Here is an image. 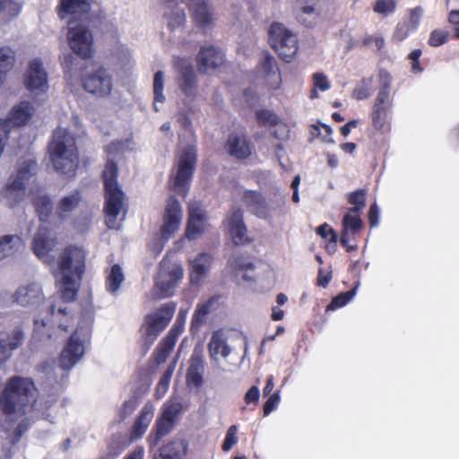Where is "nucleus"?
<instances>
[{"label": "nucleus", "mask_w": 459, "mask_h": 459, "mask_svg": "<svg viewBox=\"0 0 459 459\" xmlns=\"http://www.w3.org/2000/svg\"><path fill=\"white\" fill-rule=\"evenodd\" d=\"M86 252L76 246H69L59 255L52 274L64 300L74 301L85 272Z\"/></svg>", "instance_id": "obj_1"}, {"label": "nucleus", "mask_w": 459, "mask_h": 459, "mask_svg": "<svg viewBox=\"0 0 459 459\" xmlns=\"http://www.w3.org/2000/svg\"><path fill=\"white\" fill-rule=\"evenodd\" d=\"M36 400L37 388L32 379L13 376L0 394V410L13 421L30 411Z\"/></svg>", "instance_id": "obj_2"}, {"label": "nucleus", "mask_w": 459, "mask_h": 459, "mask_svg": "<svg viewBox=\"0 0 459 459\" xmlns=\"http://www.w3.org/2000/svg\"><path fill=\"white\" fill-rule=\"evenodd\" d=\"M117 167L108 159L103 178L105 185V222L110 230H119L127 212L125 195L117 181Z\"/></svg>", "instance_id": "obj_3"}, {"label": "nucleus", "mask_w": 459, "mask_h": 459, "mask_svg": "<svg viewBox=\"0 0 459 459\" xmlns=\"http://www.w3.org/2000/svg\"><path fill=\"white\" fill-rule=\"evenodd\" d=\"M56 170L73 176L79 165V153L74 135L65 128H56L48 146Z\"/></svg>", "instance_id": "obj_4"}, {"label": "nucleus", "mask_w": 459, "mask_h": 459, "mask_svg": "<svg viewBox=\"0 0 459 459\" xmlns=\"http://www.w3.org/2000/svg\"><path fill=\"white\" fill-rule=\"evenodd\" d=\"M37 169V163L33 160H27L19 163L16 173L11 175L4 190V197L11 207L21 204L27 196V186Z\"/></svg>", "instance_id": "obj_5"}, {"label": "nucleus", "mask_w": 459, "mask_h": 459, "mask_svg": "<svg viewBox=\"0 0 459 459\" xmlns=\"http://www.w3.org/2000/svg\"><path fill=\"white\" fill-rule=\"evenodd\" d=\"M67 40L72 50L82 58H89L93 52L94 38L84 20L69 19Z\"/></svg>", "instance_id": "obj_6"}, {"label": "nucleus", "mask_w": 459, "mask_h": 459, "mask_svg": "<svg viewBox=\"0 0 459 459\" xmlns=\"http://www.w3.org/2000/svg\"><path fill=\"white\" fill-rule=\"evenodd\" d=\"M182 277L183 269L181 265L163 260L160 264L155 284L152 290V296L156 299L171 296Z\"/></svg>", "instance_id": "obj_7"}, {"label": "nucleus", "mask_w": 459, "mask_h": 459, "mask_svg": "<svg viewBox=\"0 0 459 459\" xmlns=\"http://www.w3.org/2000/svg\"><path fill=\"white\" fill-rule=\"evenodd\" d=\"M271 46L286 62H290L298 51L297 36L282 24L274 22L269 30Z\"/></svg>", "instance_id": "obj_8"}, {"label": "nucleus", "mask_w": 459, "mask_h": 459, "mask_svg": "<svg viewBox=\"0 0 459 459\" xmlns=\"http://www.w3.org/2000/svg\"><path fill=\"white\" fill-rule=\"evenodd\" d=\"M176 306L174 303H168L155 312L145 317V337L144 352H146L154 342L158 335L165 329L173 317Z\"/></svg>", "instance_id": "obj_9"}, {"label": "nucleus", "mask_w": 459, "mask_h": 459, "mask_svg": "<svg viewBox=\"0 0 459 459\" xmlns=\"http://www.w3.org/2000/svg\"><path fill=\"white\" fill-rule=\"evenodd\" d=\"M82 85L88 93L103 98L111 93L113 79L106 69L100 67L85 74L82 79Z\"/></svg>", "instance_id": "obj_10"}, {"label": "nucleus", "mask_w": 459, "mask_h": 459, "mask_svg": "<svg viewBox=\"0 0 459 459\" xmlns=\"http://www.w3.org/2000/svg\"><path fill=\"white\" fill-rule=\"evenodd\" d=\"M24 85L33 95L46 93L48 90V74L40 58L29 62L24 74Z\"/></svg>", "instance_id": "obj_11"}, {"label": "nucleus", "mask_w": 459, "mask_h": 459, "mask_svg": "<svg viewBox=\"0 0 459 459\" xmlns=\"http://www.w3.org/2000/svg\"><path fill=\"white\" fill-rule=\"evenodd\" d=\"M195 149L187 145L179 158L178 168L175 178L174 189L178 193L185 194V186L189 181L195 164Z\"/></svg>", "instance_id": "obj_12"}, {"label": "nucleus", "mask_w": 459, "mask_h": 459, "mask_svg": "<svg viewBox=\"0 0 459 459\" xmlns=\"http://www.w3.org/2000/svg\"><path fill=\"white\" fill-rule=\"evenodd\" d=\"M182 219V210L178 201L171 196L169 198L160 228L161 238L168 240L178 230Z\"/></svg>", "instance_id": "obj_13"}, {"label": "nucleus", "mask_w": 459, "mask_h": 459, "mask_svg": "<svg viewBox=\"0 0 459 459\" xmlns=\"http://www.w3.org/2000/svg\"><path fill=\"white\" fill-rule=\"evenodd\" d=\"M208 228L205 211L199 203L194 202L189 204L187 227L186 237L194 240L198 238Z\"/></svg>", "instance_id": "obj_14"}, {"label": "nucleus", "mask_w": 459, "mask_h": 459, "mask_svg": "<svg viewBox=\"0 0 459 459\" xmlns=\"http://www.w3.org/2000/svg\"><path fill=\"white\" fill-rule=\"evenodd\" d=\"M95 0H60L56 6V13L61 20L70 19L83 20L89 13Z\"/></svg>", "instance_id": "obj_15"}, {"label": "nucleus", "mask_w": 459, "mask_h": 459, "mask_svg": "<svg viewBox=\"0 0 459 459\" xmlns=\"http://www.w3.org/2000/svg\"><path fill=\"white\" fill-rule=\"evenodd\" d=\"M294 12L297 21L307 28L317 24L321 13L318 0H296Z\"/></svg>", "instance_id": "obj_16"}, {"label": "nucleus", "mask_w": 459, "mask_h": 459, "mask_svg": "<svg viewBox=\"0 0 459 459\" xmlns=\"http://www.w3.org/2000/svg\"><path fill=\"white\" fill-rule=\"evenodd\" d=\"M14 302L22 307H36L45 299L42 288L36 282L20 286L13 294Z\"/></svg>", "instance_id": "obj_17"}, {"label": "nucleus", "mask_w": 459, "mask_h": 459, "mask_svg": "<svg viewBox=\"0 0 459 459\" xmlns=\"http://www.w3.org/2000/svg\"><path fill=\"white\" fill-rule=\"evenodd\" d=\"M84 353L83 342L79 339L78 332L70 337L66 346L62 351L59 363L65 370L71 369L82 357Z\"/></svg>", "instance_id": "obj_18"}, {"label": "nucleus", "mask_w": 459, "mask_h": 459, "mask_svg": "<svg viewBox=\"0 0 459 459\" xmlns=\"http://www.w3.org/2000/svg\"><path fill=\"white\" fill-rule=\"evenodd\" d=\"M209 356L213 365L220 368L219 358L227 359L232 352V348L228 342L226 334L222 331H216L212 333L208 343Z\"/></svg>", "instance_id": "obj_19"}, {"label": "nucleus", "mask_w": 459, "mask_h": 459, "mask_svg": "<svg viewBox=\"0 0 459 459\" xmlns=\"http://www.w3.org/2000/svg\"><path fill=\"white\" fill-rule=\"evenodd\" d=\"M188 452V440L185 437H174L159 448L153 459H185Z\"/></svg>", "instance_id": "obj_20"}, {"label": "nucleus", "mask_w": 459, "mask_h": 459, "mask_svg": "<svg viewBox=\"0 0 459 459\" xmlns=\"http://www.w3.org/2000/svg\"><path fill=\"white\" fill-rule=\"evenodd\" d=\"M196 59L199 70L208 74L224 63V55L213 47H204L200 49Z\"/></svg>", "instance_id": "obj_21"}, {"label": "nucleus", "mask_w": 459, "mask_h": 459, "mask_svg": "<svg viewBox=\"0 0 459 459\" xmlns=\"http://www.w3.org/2000/svg\"><path fill=\"white\" fill-rule=\"evenodd\" d=\"M243 202L250 212L256 217L260 219L271 217L273 209L259 192L246 190L243 195Z\"/></svg>", "instance_id": "obj_22"}, {"label": "nucleus", "mask_w": 459, "mask_h": 459, "mask_svg": "<svg viewBox=\"0 0 459 459\" xmlns=\"http://www.w3.org/2000/svg\"><path fill=\"white\" fill-rule=\"evenodd\" d=\"M229 232L236 245H242L248 241L247 228L243 221V212L240 209L233 210L228 220Z\"/></svg>", "instance_id": "obj_23"}, {"label": "nucleus", "mask_w": 459, "mask_h": 459, "mask_svg": "<svg viewBox=\"0 0 459 459\" xmlns=\"http://www.w3.org/2000/svg\"><path fill=\"white\" fill-rule=\"evenodd\" d=\"M178 84L186 98L193 100L197 96V81L192 66L186 65L181 68Z\"/></svg>", "instance_id": "obj_24"}, {"label": "nucleus", "mask_w": 459, "mask_h": 459, "mask_svg": "<svg viewBox=\"0 0 459 459\" xmlns=\"http://www.w3.org/2000/svg\"><path fill=\"white\" fill-rule=\"evenodd\" d=\"M154 414V405L152 403H146L142 408L139 416L136 418L131 431V439L137 440L141 438L149 427Z\"/></svg>", "instance_id": "obj_25"}, {"label": "nucleus", "mask_w": 459, "mask_h": 459, "mask_svg": "<svg viewBox=\"0 0 459 459\" xmlns=\"http://www.w3.org/2000/svg\"><path fill=\"white\" fill-rule=\"evenodd\" d=\"M194 19L200 27H207L213 23L214 13L212 6L206 1H197L190 4Z\"/></svg>", "instance_id": "obj_26"}, {"label": "nucleus", "mask_w": 459, "mask_h": 459, "mask_svg": "<svg viewBox=\"0 0 459 459\" xmlns=\"http://www.w3.org/2000/svg\"><path fill=\"white\" fill-rule=\"evenodd\" d=\"M227 150L231 156L237 159H246L251 154V146L244 135H230Z\"/></svg>", "instance_id": "obj_27"}, {"label": "nucleus", "mask_w": 459, "mask_h": 459, "mask_svg": "<svg viewBox=\"0 0 459 459\" xmlns=\"http://www.w3.org/2000/svg\"><path fill=\"white\" fill-rule=\"evenodd\" d=\"M212 258L206 253L199 254L193 261H191V281L199 283V281L207 275Z\"/></svg>", "instance_id": "obj_28"}, {"label": "nucleus", "mask_w": 459, "mask_h": 459, "mask_svg": "<svg viewBox=\"0 0 459 459\" xmlns=\"http://www.w3.org/2000/svg\"><path fill=\"white\" fill-rule=\"evenodd\" d=\"M262 69L267 74V82L271 88L278 89L281 82L280 71L275 58L269 55L264 54L262 61Z\"/></svg>", "instance_id": "obj_29"}, {"label": "nucleus", "mask_w": 459, "mask_h": 459, "mask_svg": "<svg viewBox=\"0 0 459 459\" xmlns=\"http://www.w3.org/2000/svg\"><path fill=\"white\" fill-rule=\"evenodd\" d=\"M81 200V194L76 190L63 196L56 206V215L60 218H65L78 207Z\"/></svg>", "instance_id": "obj_30"}, {"label": "nucleus", "mask_w": 459, "mask_h": 459, "mask_svg": "<svg viewBox=\"0 0 459 459\" xmlns=\"http://www.w3.org/2000/svg\"><path fill=\"white\" fill-rule=\"evenodd\" d=\"M49 231L46 227H39L33 239V250L37 256L43 258L52 249Z\"/></svg>", "instance_id": "obj_31"}, {"label": "nucleus", "mask_w": 459, "mask_h": 459, "mask_svg": "<svg viewBox=\"0 0 459 459\" xmlns=\"http://www.w3.org/2000/svg\"><path fill=\"white\" fill-rule=\"evenodd\" d=\"M22 246V239L18 235L0 237V261L13 255Z\"/></svg>", "instance_id": "obj_32"}, {"label": "nucleus", "mask_w": 459, "mask_h": 459, "mask_svg": "<svg viewBox=\"0 0 459 459\" xmlns=\"http://www.w3.org/2000/svg\"><path fill=\"white\" fill-rule=\"evenodd\" d=\"M164 73L162 71H158L154 74L153 78V95H154V102H153V108L155 111H159L160 108L158 104H163L165 102V96L163 94L164 90Z\"/></svg>", "instance_id": "obj_33"}, {"label": "nucleus", "mask_w": 459, "mask_h": 459, "mask_svg": "<svg viewBox=\"0 0 459 459\" xmlns=\"http://www.w3.org/2000/svg\"><path fill=\"white\" fill-rule=\"evenodd\" d=\"M125 276L121 267L118 264H114L107 278V289L111 293H116L120 288Z\"/></svg>", "instance_id": "obj_34"}, {"label": "nucleus", "mask_w": 459, "mask_h": 459, "mask_svg": "<svg viewBox=\"0 0 459 459\" xmlns=\"http://www.w3.org/2000/svg\"><path fill=\"white\" fill-rule=\"evenodd\" d=\"M32 202L40 221L47 220L53 210L50 199L47 195H38L32 199Z\"/></svg>", "instance_id": "obj_35"}, {"label": "nucleus", "mask_w": 459, "mask_h": 459, "mask_svg": "<svg viewBox=\"0 0 459 459\" xmlns=\"http://www.w3.org/2000/svg\"><path fill=\"white\" fill-rule=\"evenodd\" d=\"M181 411L182 403L177 398H171L163 404L161 416L176 422Z\"/></svg>", "instance_id": "obj_36"}, {"label": "nucleus", "mask_w": 459, "mask_h": 459, "mask_svg": "<svg viewBox=\"0 0 459 459\" xmlns=\"http://www.w3.org/2000/svg\"><path fill=\"white\" fill-rule=\"evenodd\" d=\"M15 63L14 51L7 47L0 48V72L7 74L13 67Z\"/></svg>", "instance_id": "obj_37"}, {"label": "nucleus", "mask_w": 459, "mask_h": 459, "mask_svg": "<svg viewBox=\"0 0 459 459\" xmlns=\"http://www.w3.org/2000/svg\"><path fill=\"white\" fill-rule=\"evenodd\" d=\"M214 304V299H211L205 303L197 306L195 315L192 319V327H199L205 322L207 315L211 312L212 307Z\"/></svg>", "instance_id": "obj_38"}, {"label": "nucleus", "mask_w": 459, "mask_h": 459, "mask_svg": "<svg viewBox=\"0 0 459 459\" xmlns=\"http://www.w3.org/2000/svg\"><path fill=\"white\" fill-rule=\"evenodd\" d=\"M366 195L367 192L364 189H358L349 195L348 201L354 205L350 209V212H359L365 207Z\"/></svg>", "instance_id": "obj_39"}, {"label": "nucleus", "mask_w": 459, "mask_h": 459, "mask_svg": "<svg viewBox=\"0 0 459 459\" xmlns=\"http://www.w3.org/2000/svg\"><path fill=\"white\" fill-rule=\"evenodd\" d=\"M372 79L362 80L354 89L352 97L358 100L368 98L372 94Z\"/></svg>", "instance_id": "obj_40"}, {"label": "nucleus", "mask_w": 459, "mask_h": 459, "mask_svg": "<svg viewBox=\"0 0 459 459\" xmlns=\"http://www.w3.org/2000/svg\"><path fill=\"white\" fill-rule=\"evenodd\" d=\"M175 425L176 422L160 415V417L157 420L155 425L157 439H160L162 437L170 433L174 429Z\"/></svg>", "instance_id": "obj_41"}, {"label": "nucleus", "mask_w": 459, "mask_h": 459, "mask_svg": "<svg viewBox=\"0 0 459 459\" xmlns=\"http://www.w3.org/2000/svg\"><path fill=\"white\" fill-rule=\"evenodd\" d=\"M6 340V346L10 352L13 350L18 349L23 342L24 334L22 329L15 328L7 337H4Z\"/></svg>", "instance_id": "obj_42"}, {"label": "nucleus", "mask_w": 459, "mask_h": 459, "mask_svg": "<svg viewBox=\"0 0 459 459\" xmlns=\"http://www.w3.org/2000/svg\"><path fill=\"white\" fill-rule=\"evenodd\" d=\"M355 289L347 291L342 292L337 295L335 298L333 299L331 303L327 306L328 310H334L338 307H342L344 305H346L355 295Z\"/></svg>", "instance_id": "obj_43"}, {"label": "nucleus", "mask_w": 459, "mask_h": 459, "mask_svg": "<svg viewBox=\"0 0 459 459\" xmlns=\"http://www.w3.org/2000/svg\"><path fill=\"white\" fill-rule=\"evenodd\" d=\"M188 369L204 372L203 349L195 347L190 358Z\"/></svg>", "instance_id": "obj_44"}, {"label": "nucleus", "mask_w": 459, "mask_h": 459, "mask_svg": "<svg viewBox=\"0 0 459 459\" xmlns=\"http://www.w3.org/2000/svg\"><path fill=\"white\" fill-rule=\"evenodd\" d=\"M395 6L396 3L394 0H377L373 10L379 14L386 16L394 12Z\"/></svg>", "instance_id": "obj_45"}, {"label": "nucleus", "mask_w": 459, "mask_h": 459, "mask_svg": "<svg viewBox=\"0 0 459 459\" xmlns=\"http://www.w3.org/2000/svg\"><path fill=\"white\" fill-rule=\"evenodd\" d=\"M352 212H348L342 221L343 230H352L353 232L358 231L361 228V220L358 215H352Z\"/></svg>", "instance_id": "obj_46"}, {"label": "nucleus", "mask_w": 459, "mask_h": 459, "mask_svg": "<svg viewBox=\"0 0 459 459\" xmlns=\"http://www.w3.org/2000/svg\"><path fill=\"white\" fill-rule=\"evenodd\" d=\"M255 117L262 125L274 126L278 124L277 116L270 110H259L255 113Z\"/></svg>", "instance_id": "obj_47"}, {"label": "nucleus", "mask_w": 459, "mask_h": 459, "mask_svg": "<svg viewBox=\"0 0 459 459\" xmlns=\"http://www.w3.org/2000/svg\"><path fill=\"white\" fill-rule=\"evenodd\" d=\"M238 431V428L235 425L230 426L226 434V437L222 444V450L224 452L230 451L232 446L238 442V438L236 437Z\"/></svg>", "instance_id": "obj_48"}, {"label": "nucleus", "mask_w": 459, "mask_h": 459, "mask_svg": "<svg viewBox=\"0 0 459 459\" xmlns=\"http://www.w3.org/2000/svg\"><path fill=\"white\" fill-rule=\"evenodd\" d=\"M412 30H414L411 29V26L407 22H400L395 28L393 39L396 41H402L407 38L410 32Z\"/></svg>", "instance_id": "obj_49"}, {"label": "nucleus", "mask_w": 459, "mask_h": 459, "mask_svg": "<svg viewBox=\"0 0 459 459\" xmlns=\"http://www.w3.org/2000/svg\"><path fill=\"white\" fill-rule=\"evenodd\" d=\"M186 15L182 9H177L169 14V26L172 29L178 28L184 24Z\"/></svg>", "instance_id": "obj_50"}, {"label": "nucleus", "mask_w": 459, "mask_h": 459, "mask_svg": "<svg viewBox=\"0 0 459 459\" xmlns=\"http://www.w3.org/2000/svg\"><path fill=\"white\" fill-rule=\"evenodd\" d=\"M448 33L445 30H435L430 33L429 43L432 47H438L446 41Z\"/></svg>", "instance_id": "obj_51"}, {"label": "nucleus", "mask_w": 459, "mask_h": 459, "mask_svg": "<svg viewBox=\"0 0 459 459\" xmlns=\"http://www.w3.org/2000/svg\"><path fill=\"white\" fill-rule=\"evenodd\" d=\"M386 109L387 108H385L374 106L372 112V120L376 127L381 128L384 126Z\"/></svg>", "instance_id": "obj_52"}, {"label": "nucleus", "mask_w": 459, "mask_h": 459, "mask_svg": "<svg viewBox=\"0 0 459 459\" xmlns=\"http://www.w3.org/2000/svg\"><path fill=\"white\" fill-rule=\"evenodd\" d=\"M389 93L390 89H388L387 84L385 87H382L377 96L376 103L374 106L387 108L389 106Z\"/></svg>", "instance_id": "obj_53"}, {"label": "nucleus", "mask_w": 459, "mask_h": 459, "mask_svg": "<svg viewBox=\"0 0 459 459\" xmlns=\"http://www.w3.org/2000/svg\"><path fill=\"white\" fill-rule=\"evenodd\" d=\"M314 87L321 91H325L330 88V82L327 77L321 74L316 73L313 74Z\"/></svg>", "instance_id": "obj_54"}, {"label": "nucleus", "mask_w": 459, "mask_h": 459, "mask_svg": "<svg viewBox=\"0 0 459 459\" xmlns=\"http://www.w3.org/2000/svg\"><path fill=\"white\" fill-rule=\"evenodd\" d=\"M423 15V9L420 6H417L410 10V17L408 23L411 29L416 30L420 24V19Z\"/></svg>", "instance_id": "obj_55"}, {"label": "nucleus", "mask_w": 459, "mask_h": 459, "mask_svg": "<svg viewBox=\"0 0 459 459\" xmlns=\"http://www.w3.org/2000/svg\"><path fill=\"white\" fill-rule=\"evenodd\" d=\"M316 232L323 238H326L328 236H330L331 241L333 242V246L336 244L338 239L337 234L326 223L319 226L316 230Z\"/></svg>", "instance_id": "obj_56"}, {"label": "nucleus", "mask_w": 459, "mask_h": 459, "mask_svg": "<svg viewBox=\"0 0 459 459\" xmlns=\"http://www.w3.org/2000/svg\"><path fill=\"white\" fill-rule=\"evenodd\" d=\"M202 375H203L202 372L187 369V373H186L187 383L195 387L200 386L203 383Z\"/></svg>", "instance_id": "obj_57"}, {"label": "nucleus", "mask_w": 459, "mask_h": 459, "mask_svg": "<svg viewBox=\"0 0 459 459\" xmlns=\"http://www.w3.org/2000/svg\"><path fill=\"white\" fill-rule=\"evenodd\" d=\"M170 352V350H168V348L159 344L154 351L155 361L158 364L165 362Z\"/></svg>", "instance_id": "obj_58"}, {"label": "nucleus", "mask_w": 459, "mask_h": 459, "mask_svg": "<svg viewBox=\"0 0 459 459\" xmlns=\"http://www.w3.org/2000/svg\"><path fill=\"white\" fill-rule=\"evenodd\" d=\"M12 356L6 346V340L0 335V367L5 363Z\"/></svg>", "instance_id": "obj_59"}, {"label": "nucleus", "mask_w": 459, "mask_h": 459, "mask_svg": "<svg viewBox=\"0 0 459 459\" xmlns=\"http://www.w3.org/2000/svg\"><path fill=\"white\" fill-rule=\"evenodd\" d=\"M279 402V394H274L264 404V414L267 416L275 407Z\"/></svg>", "instance_id": "obj_60"}, {"label": "nucleus", "mask_w": 459, "mask_h": 459, "mask_svg": "<svg viewBox=\"0 0 459 459\" xmlns=\"http://www.w3.org/2000/svg\"><path fill=\"white\" fill-rule=\"evenodd\" d=\"M260 395V391L257 386H252L247 392L245 395V401L247 403H257Z\"/></svg>", "instance_id": "obj_61"}, {"label": "nucleus", "mask_w": 459, "mask_h": 459, "mask_svg": "<svg viewBox=\"0 0 459 459\" xmlns=\"http://www.w3.org/2000/svg\"><path fill=\"white\" fill-rule=\"evenodd\" d=\"M181 318H183V314L182 312H179L175 325L169 332V333L177 337H178L182 333L184 329V322H181Z\"/></svg>", "instance_id": "obj_62"}, {"label": "nucleus", "mask_w": 459, "mask_h": 459, "mask_svg": "<svg viewBox=\"0 0 459 459\" xmlns=\"http://www.w3.org/2000/svg\"><path fill=\"white\" fill-rule=\"evenodd\" d=\"M368 220L371 227H375L378 224V208L377 204H372L368 211Z\"/></svg>", "instance_id": "obj_63"}, {"label": "nucleus", "mask_w": 459, "mask_h": 459, "mask_svg": "<svg viewBox=\"0 0 459 459\" xmlns=\"http://www.w3.org/2000/svg\"><path fill=\"white\" fill-rule=\"evenodd\" d=\"M177 339H178L177 336H174L173 334L169 333L160 344H161L162 346L168 348V350H170L172 351V350L176 344Z\"/></svg>", "instance_id": "obj_64"}]
</instances>
